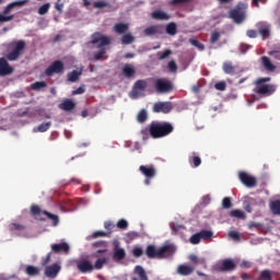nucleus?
<instances>
[{"mask_svg":"<svg viewBox=\"0 0 280 280\" xmlns=\"http://www.w3.org/2000/svg\"><path fill=\"white\" fill-rule=\"evenodd\" d=\"M174 131V127L170 122H152L149 129H143L141 131L142 139H148L151 137L153 139H161V137H167Z\"/></svg>","mask_w":280,"mask_h":280,"instance_id":"nucleus-1","label":"nucleus"},{"mask_svg":"<svg viewBox=\"0 0 280 280\" xmlns=\"http://www.w3.org/2000/svg\"><path fill=\"white\" fill-rule=\"evenodd\" d=\"M147 256L149 259H163L165 257H170L176 253V246L174 245H166L156 248L154 245H149L147 247Z\"/></svg>","mask_w":280,"mask_h":280,"instance_id":"nucleus-2","label":"nucleus"},{"mask_svg":"<svg viewBox=\"0 0 280 280\" xmlns=\"http://www.w3.org/2000/svg\"><path fill=\"white\" fill-rule=\"evenodd\" d=\"M91 45H96L98 51L94 54V59L100 60L106 54V45H110V37L102 33H94L92 35Z\"/></svg>","mask_w":280,"mask_h":280,"instance_id":"nucleus-3","label":"nucleus"},{"mask_svg":"<svg viewBox=\"0 0 280 280\" xmlns=\"http://www.w3.org/2000/svg\"><path fill=\"white\" fill-rule=\"evenodd\" d=\"M266 82H270V78H260L255 81V93H258V95H264L265 97H269V95H272L277 91V86L272 84H267Z\"/></svg>","mask_w":280,"mask_h":280,"instance_id":"nucleus-4","label":"nucleus"},{"mask_svg":"<svg viewBox=\"0 0 280 280\" xmlns=\"http://www.w3.org/2000/svg\"><path fill=\"white\" fill-rule=\"evenodd\" d=\"M25 3H28V0H20V1H14L9 3L5 7L3 13H0V23H8L12 21V19H14V15H7V14H10L12 10H14V8H23Z\"/></svg>","mask_w":280,"mask_h":280,"instance_id":"nucleus-5","label":"nucleus"},{"mask_svg":"<svg viewBox=\"0 0 280 280\" xmlns=\"http://www.w3.org/2000/svg\"><path fill=\"white\" fill-rule=\"evenodd\" d=\"M246 4L240 3L234 10L230 12L231 19H233L234 23H244L246 21Z\"/></svg>","mask_w":280,"mask_h":280,"instance_id":"nucleus-6","label":"nucleus"},{"mask_svg":"<svg viewBox=\"0 0 280 280\" xmlns=\"http://www.w3.org/2000/svg\"><path fill=\"white\" fill-rule=\"evenodd\" d=\"M23 49H25V42L19 40L14 44L13 49L7 55L8 60L14 62V60H19Z\"/></svg>","mask_w":280,"mask_h":280,"instance_id":"nucleus-7","label":"nucleus"},{"mask_svg":"<svg viewBox=\"0 0 280 280\" xmlns=\"http://www.w3.org/2000/svg\"><path fill=\"white\" fill-rule=\"evenodd\" d=\"M173 89L172 82L167 79H158L155 81V90L158 93H170Z\"/></svg>","mask_w":280,"mask_h":280,"instance_id":"nucleus-8","label":"nucleus"},{"mask_svg":"<svg viewBox=\"0 0 280 280\" xmlns=\"http://www.w3.org/2000/svg\"><path fill=\"white\" fill-rule=\"evenodd\" d=\"M139 171L143 176H145L144 185H150V179L154 178L156 176V168L154 166H145L141 165L139 167Z\"/></svg>","mask_w":280,"mask_h":280,"instance_id":"nucleus-9","label":"nucleus"},{"mask_svg":"<svg viewBox=\"0 0 280 280\" xmlns=\"http://www.w3.org/2000/svg\"><path fill=\"white\" fill-rule=\"evenodd\" d=\"M172 103L171 102H158L153 105V113H163L167 115V113H172Z\"/></svg>","mask_w":280,"mask_h":280,"instance_id":"nucleus-10","label":"nucleus"},{"mask_svg":"<svg viewBox=\"0 0 280 280\" xmlns=\"http://www.w3.org/2000/svg\"><path fill=\"white\" fill-rule=\"evenodd\" d=\"M100 254H102L103 256L95 261L94 270H102L104 268V264L108 261V256L106 255V248L98 249L96 252L95 257H100Z\"/></svg>","mask_w":280,"mask_h":280,"instance_id":"nucleus-11","label":"nucleus"},{"mask_svg":"<svg viewBox=\"0 0 280 280\" xmlns=\"http://www.w3.org/2000/svg\"><path fill=\"white\" fill-rule=\"evenodd\" d=\"M238 178H240L241 183H243V185H245V187H255V185L257 183L255 177L248 175V173H246V172H240Z\"/></svg>","mask_w":280,"mask_h":280,"instance_id":"nucleus-12","label":"nucleus"},{"mask_svg":"<svg viewBox=\"0 0 280 280\" xmlns=\"http://www.w3.org/2000/svg\"><path fill=\"white\" fill-rule=\"evenodd\" d=\"M60 270H62V267L59 264H54L45 268V275L48 279H56Z\"/></svg>","mask_w":280,"mask_h":280,"instance_id":"nucleus-13","label":"nucleus"},{"mask_svg":"<svg viewBox=\"0 0 280 280\" xmlns=\"http://www.w3.org/2000/svg\"><path fill=\"white\" fill-rule=\"evenodd\" d=\"M77 268L80 270V272L86 273V272H93L94 266L90 260L81 259L77 262Z\"/></svg>","mask_w":280,"mask_h":280,"instance_id":"nucleus-14","label":"nucleus"},{"mask_svg":"<svg viewBox=\"0 0 280 280\" xmlns=\"http://www.w3.org/2000/svg\"><path fill=\"white\" fill-rule=\"evenodd\" d=\"M65 71V65L62 61L52 62L46 70V75H52L54 73H62Z\"/></svg>","mask_w":280,"mask_h":280,"instance_id":"nucleus-15","label":"nucleus"},{"mask_svg":"<svg viewBox=\"0 0 280 280\" xmlns=\"http://www.w3.org/2000/svg\"><path fill=\"white\" fill-rule=\"evenodd\" d=\"M165 32V28L161 25H152L144 30L145 36H159Z\"/></svg>","mask_w":280,"mask_h":280,"instance_id":"nucleus-16","label":"nucleus"},{"mask_svg":"<svg viewBox=\"0 0 280 280\" xmlns=\"http://www.w3.org/2000/svg\"><path fill=\"white\" fill-rule=\"evenodd\" d=\"M14 69L8 63V60L5 58H0V75H10Z\"/></svg>","mask_w":280,"mask_h":280,"instance_id":"nucleus-17","label":"nucleus"},{"mask_svg":"<svg viewBox=\"0 0 280 280\" xmlns=\"http://www.w3.org/2000/svg\"><path fill=\"white\" fill-rule=\"evenodd\" d=\"M132 280H148V275L145 273V269L141 266H136Z\"/></svg>","mask_w":280,"mask_h":280,"instance_id":"nucleus-18","label":"nucleus"},{"mask_svg":"<svg viewBox=\"0 0 280 280\" xmlns=\"http://www.w3.org/2000/svg\"><path fill=\"white\" fill-rule=\"evenodd\" d=\"M125 257H126V249L116 245L113 254L114 261H121V259H124Z\"/></svg>","mask_w":280,"mask_h":280,"instance_id":"nucleus-19","label":"nucleus"},{"mask_svg":"<svg viewBox=\"0 0 280 280\" xmlns=\"http://www.w3.org/2000/svg\"><path fill=\"white\" fill-rule=\"evenodd\" d=\"M69 244L68 243H59V244H52L51 250L52 253H69Z\"/></svg>","mask_w":280,"mask_h":280,"instance_id":"nucleus-20","label":"nucleus"},{"mask_svg":"<svg viewBox=\"0 0 280 280\" xmlns=\"http://www.w3.org/2000/svg\"><path fill=\"white\" fill-rule=\"evenodd\" d=\"M152 19L155 21H170V15L165 11L155 10L151 13Z\"/></svg>","mask_w":280,"mask_h":280,"instance_id":"nucleus-21","label":"nucleus"},{"mask_svg":"<svg viewBox=\"0 0 280 280\" xmlns=\"http://www.w3.org/2000/svg\"><path fill=\"white\" fill-rule=\"evenodd\" d=\"M258 31L260 36H262V38H268V36H270V25L268 23H259L258 24Z\"/></svg>","mask_w":280,"mask_h":280,"instance_id":"nucleus-22","label":"nucleus"},{"mask_svg":"<svg viewBox=\"0 0 280 280\" xmlns=\"http://www.w3.org/2000/svg\"><path fill=\"white\" fill-rule=\"evenodd\" d=\"M194 272V267L188 265H179L177 268V275H182L183 277H187Z\"/></svg>","mask_w":280,"mask_h":280,"instance_id":"nucleus-23","label":"nucleus"},{"mask_svg":"<svg viewBox=\"0 0 280 280\" xmlns=\"http://www.w3.org/2000/svg\"><path fill=\"white\" fill-rule=\"evenodd\" d=\"M59 108L61 110H73V108H75V103H73V101L67 98L61 104H59Z\"/></svg>","mask_w":280,"mask_h":280,"instance_id":"nucleus-24","label":"nucleus"},{"mask_svg":"<svg viewBox=\"0 0 280 280\" xmlns=\"http://www.w3.org/2000/svg\"><path fill=\"white\" fill-rule=\"evenodd\" d=\"M261 62L266 71H275L277 69V66L272 65V61L268 57H261Z\"/></svg>","mask_w":280,"mask_h":280,"instance_id":"nucleus-25","label":"nucleus"},{"mask_svg":"<svg viewBox=\"0 0 280 280\" xmlns=\"http://www.w3.org/2000/svg\"><path fill=\"white\" fill-rule=\"evenodd\" d=\"M235 262L232 259H225L221 262V270H233Z\"/></svg>","mask_w":280,"mask_h":280,"instance_id":"nucleus-26","label":"nucleus"},{"mask_svg":"<svg viewBox=\"0 0 280 280\" xmlns=\"http://www.w3.org/2000/svg\"><path fill=\"white\" fill-rule=\"evenodd\" d=\"M82 75V69L80 70H74L70 73H68V80L69 82H78V78Z\"/></svg>","mask_w":280,"mask_h":280,"instance_id":"nucleus-27","label":"nucleus"},{"mask_svg":"<svg viewBox=\"0 0 280 280\" xmlns=\"http://www.w3.org/2000/svg\"><path fill=\"white\" fill-rule=\"evenodd\" d=\"M171 231L174 235H178L185 231V225L171 223Z\"/></svg>","mask_w":280,"mask_h":280,"instance_id":"nucleus-28","label":"nucleus"},{"mask_svg":"<svg viewBox=\"0 0 280 280\" xmlns=\"http://www.w3.org/2000/svg\"><path fill=\"white\" fill-rule=\"evenodd\" d=\"M51 128V121L40 124L37 129H33V132H47Z\"/></svg>","mask_w":280,"mask_h":280,"instance_id":"nucleus-29","label":"nucleus"},{"mask_svg":"<svg viewBox=\"0 0 280 280\" xmlns=\"http://www.w3.org/2000/svg\"><path fill=\"white\" fill-rule=\"evenodd\" d=\"M143 90H139L138 88L132 89V91L129 93V97L131 100H138V97H143Z\"/></svg>","mask_w":280,"mask_h":280,"instance_id":"nucleus-30","label":"nucleus"},{"mask_svg":"<svg viewBox=\"0 0 280 280\" xmlns=\"http://www.w3.org/2000/svg\"><path fill=\"white\" fill-rule=\"evenodd\" d=\"M269 207L275 215H280V201L279 200L271 201Z\"/></svg>","mask_w":280,"mask_h":280,"instance_id":"nucleus-31","label":"nucleus"},{"mask_svg":"<svg viewBox=\"0 0 280 280\" xmlns=\"http://www.w3.org/2000/svg\"><path fill=\"white\" fill-rule=\"evenodd\" d=\"M122 73L124 75H126L127 78H132V75H135V67H132V65H126L122 68Z\"/></svg>","mask_w":280,"mask_h":280,"instance_id":"nucleus-32","label":"nucleus"},{"mask_svg":"<svg viewBox=\"0 0 280 280\" xmlns=\"http://www.w3.org/2000/svg\"><path fill=\"white\" fill-rule=\"evenodd\" d=\"M25 272L28 275V277H36L39 275L40 269L38 267L27 266Z\"/></svg>","mask_w":280,"mask_h":280,"instance_id":"nucleus-33","label":"nucleus"},{"mask_svg":"<svg viewBox=\"0 0 280 280\" xmlns=\"http://www.w3.org/2000/svg\"><path fill=\"white\" fill-rule=\"evenodd\" d=\"M128 24L118 23L114 26V31L116 34H124L125 32H128Z\"/></svg>","mask_w":280,"mask_h":280,"instance_id":"nucleus-34","label":"nucleus"},{"mask_svg":"<svg viewBox=\"0 0 280 280\" xmlns=\"http://www.w3.org/2000/svg\"><path fill=\"white\" fill-rule=\"evenodd\" d=\"M271 58H275V60H280V45L273 46L272 50L268 52Z\"/></svg>","mask_w":280,"mask_h":280,"instance_id":"nucleus-35","label":"nucleus"},{"mask_svg":"<svg viewBox=\"0 0 280 280\" xmlns=\"http://www.w3.org/2000/svg\"><path fill=\"white\" fill-rule=\"evenodd\" d=\"M223 71L224 73H228V75H231L235 73V68L233 67V63L226 61L223 63Z\"/></svg>","mask_w":280,"mask_h":280,"instance_id":"nucleus-36","label":"nucleus"},{"mask_svg":"<svg viewBox=\"0 0 280 280\" xmlns=\"http://www.w3.org/2000/svg\"><path fill=\"white\" fill-rule=\"evenodd\" d=\"M121 43L122 45H131V43H135V36L130 33L125 34L122 35Z\"/></svg>","mask_w":280,"mask_h":280,"instance_id":"nucleus-37","label":"nucleus"},{"mask_svg":"<svg viewBox=\"0 0 280 280\" xmlns=\"http://www.w3.org/2000/svg\"><path fill=\"white\" fill-rule=\"evenodd\" d=\"M44 214L47 215L49 220H51L52 226H58V224L60 223V219L58 218V215L51 214L47 211H44Z\"/></svg>","mask_w":280,"mask_h":280,"instance_id":"nucleus-38","label":"nucleus"},{"mask_svg":"<svg viewBox=\"0 0 280 280\" xmlns=\"http://www.w3.org/2000/svg\"><path fill=\"white\" fill-rule=\"evenodd\" d=\"M166 34H168L170 36H176V23L171 22L170 24H167Z\"/></svg>","mask_w":280,"mask_h":280,"instance_id":"nucleus-39","label":"nucleus"},{"mask_svg":"<svg viewBox=\"0 0 280 280\" xmlns=\"http://www.w3.org/2000/svg\"><path fill=\"white\" fill-rule=\"evenodd\" d=\"M230 215L232 218H237L238 220H244L246 218V214H244V211L242 210H232Z\"/></svg>","mask_w":280,"mask_h":280,"instance_id":"nucleus-40","label":"nucleus"},{"mask_svg":"<svg viewBox=\"0 0 280 280\" xmlns=\"http://www.w3.org/2000/svg\"><path fill=\"white\" fill-rule=\"evenodd\" d=\"M145 119H148V112H145V109H142L139 112V114L137 116V121L139 124H143L145 121Z\"/></svg>","mask_w":280,"mask_h":280,"instance_id":"nucleus-41","label":"nucleus"},{"mask_svg":"<svg viewBox=\"0 0 280 280\" xmlns=\"http://www.w3.org/2000/svg\"><path fill=\"white\" fill-rule=\"evenodd\" d=\"M189 259H190V261H192V264H197L200 266H203V264H206L205 258H198V256H196L194 254L189 256Z\"/></svg>","mask_w":280,"mask_h":280,"instance_id":"nucleus-42","label":"nucleus"},{"mask_svg":"<svg viewBox=\"0 0 280 280\" xmlns=\"http://www.w3.org/2000/svg\"><path fill=\"white\" fill-rule=\"evenodd\" d=\"M199 235L201 236V240H211V237H213V232L209 230H203L199 232Z\"/></svg>","mask_w":280,"mask_h":280,"instance_id":"nucleus-43","label":"nucleus"},{"mask_svg":"<svg viewBox=\"0 0 280 280\" xmlns=\"http://www.w3.org/2000/svg\"><path fill=\"white\" fill-rule=\"evenodd\" d=\"M133 88L140 90V91H143L145 92V89H148V83L145 81H137L133 85Z\"/></svg>","mask_w":280,"mask_h":280,"instance_id":"nucleus-44","label":"nucleus"},{"mask_svg":"<svg viewBox=\"0 0 280 280\" xmlns=\"http://www.w3.org/2000/svg\"><path fill=\"white\" fill-rule=\"evenodd\" d=\"M33 91H40V89H45L47 86V83L45 81L35 82L32 85Z\"/></svg>","mask_w":280,"mask_h":280,"instance_id":"nucleus-45","label":"nucleus"},{"mask_svg":"<svg viewBox=\"0 0 280 280\" xmlns=\"http://www.w3.org/2000/svg\"><path fill=\"white\" fill-rule=\"evenodd\" d=\"M190 45H192L194 47H197V49H199V51H205V45H202L200 42H198L197 39H189Z\"/></svg>","mask_w":280,"mask_h":280,"instance_id":"nucleus-46","label":"nucleus"},{"mask_svg":"<svg viewBox=\"0 0 280 280\" xmlns=\"http://www.w3.org/2000/svg\"><path fill=\"white\" fill-rule=\"evenodd\" d=\"M200 240H202V237L200 236V232L194 234L192 236H190L189 242L190 244H200Z\"/></svg>","mask_w":280,"mask_h":280,"instance_id":"nucleus-47","label":"nucleus"},{"mask_svg":"<svg viewBox=\"0 0 280 280\" xmlns=\"http://www.w3.org/2000/svg\"><path fill=\"white\" fill-rule=\"evenodd\" d=\"M49 8H50V4L49 3H45L44 5H42L38 9V14H40V16L47 14L49 12Z\"/></svg>","mask_w":280,"mask_h":280,"instance_id":"nucleus-48","label":"nucleus"},{"mask_svg":"<svg viewBox=\"0 0 280 280\" xmlns=\"http://www.w3.org/2000/svg\"><path fill=\"white\" fill-rule=\"evenodd\" d=\"M116 226H117V229H121L124 231V230L128 229V221L125 219H120V220H118Z\"/></svg>","mask_w":280,"mask_h":280,"instance_id":"nucleus-49","label":"nucleus"},{"mask_svg":"<svg viewBox=\"0 0 280 280\" xmlns=\"http://www.w3.org/2000/svg\"><path fill=\"white\" fill-rule=\"evenodd\" d=\"M220 36H221L220 32H218V31L212 32L211 37H210V43L212 45L215 44L217 42L220 40Z\"/></svg>","mask_w":280,"mask_h":280,"instance_id":"nucleus-50","label":"nucleus"},{"mask_svg":"<svg viewBox=\"0 0 280 280\" xmlns=\"http://www.w3.org/2000/svg\"><path fill=\"white\" fill-rule=\"evenodd\" d=\"M222 207H223V209H231V207H233V203L231 202V198L230 197L223 198Z\"/></svg>","mask_w":280,"mask_h":280,"instance_id":"nucleus-51","label":"nucleus"},{"mask_svg":"<svg viewBox=\"0 0 280 280\" xmlns=\"http://www.w3.org/2000/svg\"><path fill=\"white\" fill-rule=\"evenodd\" d=\"M158 56L160 60H165V58H168V56H172V50L166 49L165 51L158 52Z\"/></svg>","mask_w":280,"mask_h":280,"instance_id":"nucleus-52","label":"nucleus"},{"mask_svg":"<svg viewBox=\"0 0 280 280\" xmlns=\"http://www.w3.org/2000/svg\"><path fill=\"white\" fill-rule=\"evenodd\" d=\"M168 69L172 73H176V71H178V66L176 65V61L174 60L170 61Z\"/></svg>","mask_w":280,"mask_h":280,"instance_id":"nucleus-53","label":"nucleus"},{"mask_svg":"<svg viewBox=\"0 0 280 280\" xmlns=\"http://www.w3.org/2000/svg\"><path fill=\"white\" fill-rule=\"evenodd\" d=\"M229 237H232L235 242H240V232L231 231L229 232Z\"/></svg>","mask_w":280,"mask_h":280,"instance_id":"nucleus-54","label":"nucleus"},{"mask_svg":"<svg viewBox=\"0 0 280 280\" xmlns=\"http://www.w3.org/2000/svg\"><path fill=\"white\" fill-rule=\"evenodd\" d=\"M133 257H141L143 255V249L141 247H135L132 249Z\"/></svg>","mask_w":280,"mask_h":280,"instance_id":"nucleus-55","label":"nucleus"},{"mask_svg":"<svg viewBox=\"0 0 280 280\" xmlns=\"http://www.w3.org/2000/svg\"><path fill=\"white\" fill-rule=\"evenodd\" d=\"M214 89H217V91H225L226 90V83L225 82H218V83H215Z\"/></svg>","mask_w":280,"mask_h":280,"instance_id":"nucleus-56","label":"nucleus"},{"mask_svg":"<svg viewBox=\"0 0 280 280\" xmlns=\"http://www.w3.org/2000/svg\"><path fill=\"white\" fill-rule=\"evenodd\" d=\"M91 237H106V234L104 233V231H97V232H94L91 236H88V238H91Z\"/></svg>","mask_w":280,"mask_h":280,"instance_id":"nucleus-57","label":"nucleus"},{"mask_svg":"<svg viewBox=\"0 0 280 280\" xmlns=\"http://www.w3.org/2000/svg\"><path fill=\"white\" fill-rule=\"evenodd\" d=\"M93 5L95 8L102 9V8H106L108 5V3H106L105 1H96L93 3Z\"/></svg>","mask_w":280,"mask_h":280,"instance_id":"nucleus-58","label":"nucleus"},{"mask_svg":"<svg viewBox=\"0 0 280 280\" xmlns=\"http://www.w3.org/2000/svg\"><path fill=\"white\" fill-rule=\"evenodd\" d=\"M104 226L107 231H113V229H115V223H113L112 221H106L104 223Z\"/></svg>","mask_w":280,"mask_h":280,"instance_id":"nucleus-59","label":"nucleus"},{"mask_svg":"<svg viewBox=\"0 0 280 280\" xmlns=\"http://www.w3.org/2000/svg\"><path fill=\"white\" fill-rule=\"evenodd\" d=\"M25 228L21 224L13 223L11 224V231H23Z\"/></svg>","mask_w":280,"mask_h":280,"instance_id":"nucleus-60","label":"nucleus"},{"mask_svg":"<svg viewBox=\"0 0 280 280\" xmlns=\"http://www.w3.org/2000/svg\"><path fill=\"white\" fill-rule=\"evenodd\" d=\"M31 212L33 213V215H38V213H40V207L32 206Z\"/></svg>","mask_w":280,"mask_h":280,"instance_id":"nucleus-61","label":"nucleus"},{"mask_svg":"<svg viewBox=\"0 0 280 280\" xmlns=\"http://www.w3.org/2000/svg\"><path fill=\"white\" fill-rule=\"evenodd\" d=\"M84 91H85L84 86H80L77 90L72 91V95H82Z\"/></svg>","mask_w":280,"mask_h":280,"instance_id":"nucleus-62","label":"nucleus"},{"mask_svg":"<svg viewBox=\"0 0 280 280\" xmlns=\"http://www.w3.org/2000/svg\"><path fill=\"white\" fill-rule=\"evenodd\" d=\"M194 167H199L200 163H202V160L198 156L192 158Z\"/></svg>","mask_w":280,"mask_h":280,"instance_id":"nucleus-63","label":"nucleus"},{"mask_svg":"<svg viewBox=\"0 0 280 280\" xmlns=\"http://www.w3.org/2000/svg\"><path fill=\"white\" fill-rule=\"evenodd\" d=\"M246 35L248 38H257V32L255 30L247 31Z\"/></svg>","mask_w":280,"mask_h":280,"instance_id":"nucleus-64","label":"nucleus"}]
</instances>
